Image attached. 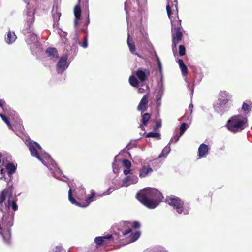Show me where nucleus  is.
I'll list each match as a JSON object with an SVG mask.
<instances>
[{
  "mask_svg": "<svg viewBox=\"0 0 252 252\" xmlns=\"http://www.w3.org/2000/svg\"><path fill=\"white\" fill-rule=\"evenodd\" d=\"M13 185L8 186L0 192V211L3 213L0 223V234L2 236L4 242L9 244L11 236V227L13 225V215L6 214L3 208V202L6 197L8 200L5 203V209L8 210L10 208V198L13 196Z\"/></svg>",
  "mask_w": 252,
  "mask_h": 252,
  "instance_id": "f257e3e1",
  "label": "nucleus"
},
{
  "mask_svg": "<svg viewBox=\"0 0 252 252\" xmlns=\"http://www.w3.org/2000/svg\"><path fill=\"white\" fill-rule=\"evenodd\" d=\"M25 143L28 147L31 155L36 157L45 166L52 171L55 178L65 181L64 179H62L61 177L62 174L61 171L58 168L56 163L48 154L42 150L39 144L35 142L32 141L31 140H26Z\"/></svg>",
  "mask_w": 252,
  "mask_h": 252,
  "instance_id": "f03ea898",
  "label": "nucleus"
},
{
  "mask_svg": "<svg viewBox=\"0 0 252 252\" xmlns=\"http://www.w3.org/2000/svg\"><path fill=\"white\" fill-rule=\"evenodd\" d=\"M162 198L160 192L155 188L144 189L137 194L138 199L149 209L157 207Z\"/></svg>",
  "mask_w": 252,
  "mask_h": 252,
  "instance_id": "7ed1b4c3",
  "label": "nucleus"
},
{
  "mask_svg": "<svg viewBox=\"0 0 252 252\" xmlns=\"http://www.w3.org/2000/svg\"><path fill=\"white\" fill-rule=\"evenodd\" d=\"M247 121V118L241 115H234L228 120L226 126L231 132H239L246 127Z\"/></svg>",
  "mask_w": 252,
  "mask_h": 252,
  "instance_id": "20e7f679",
  "label": "nucleus"
},
{
  "mask_svg": "<svg viewBox=\"0 0 252 252\" xmlns=\"http://www.w3.org/2000/svg\"><path fill=\"white\" fill-rule=\"evenodd\" d=\"M170 20L172 25V49L173 52L175 53L177 51V45L183 37L181 20L178 16L174 20L171 18Z\"/></svg>",
  "mask_w": 252,
  "mask_h": 252,
  "instance_id": "39448f33",
  "label": "nucleus"
},
{
  "mask_svg": "<svg viewBox=\"0 0 252 252\" xmlns=\"http://www.w3.org/2000/svg\"><path fill=\"white\" fill-rule=\"evenodd\" d=\"M24 1L27 3V6L25 24L22 29V32L26 36L33 32V23L34 21V11L30 2H27L26 0H24Z\"/></svg>",
  "mask_w": 252,
  "mask_h": 252,
  "instance_id": "423d86ee",
  "label": "nucleus"
},
{
  "mask_svg": "<svg viewBox=\"0 0 252 252\" xmlns=\"http://www.w3.org/2000/svg\"><path fill=\"white\" fill-rule=\"evenodd\" d=\"M166 202L178 214L186 215L189 213L190 209L189 205L184 203L180 198L174 196L170 197L166 199Z\"/></svg>",
  "mask_w": 252,
  "mask_h": 252,
  "instance_id": "0eeeda50",
  "label": "nucleus"
},
{
  "mask_svg": "<svg viewBox=\"0 0 252 252\" xmlns=\"http://www.w3.org/2000/svg\"><path fill=\"white\" fill-rule=\"evenodd\" d=\"M68 184L70 187V189L68 191V200L72 204H74L77 206L81 207H86L88 206L91 202L97 200V199L101 197L103 195L109 194V193H107V192H104V193H103V194H96L94 190H92L91 192V194L88 197L86 196L85 199L84 200V201H85L87 204L82 205L80 203L78 202L73 197L72 189L70 187L69 183H68Z\"/></svg>",
  "mask_w": 252,
  "mask_h": 252,
  "instance_id": "6e6552de",
  "label": "nucleus"
},
{
  "mask_svg": "<svg viewBox=\"0 0 252 252\" xmlns=\"http://www.w3.org/2000/svg\"><path fill=\"white\" fill-rule=\"evenodd\" d=\"M68 56V54L65 53L59 60L56 65V70L59 74L63 72L69 66V63L67 62Z\"/></svg>",
  "mask_w": 252,
  "mask_h": 252,
  "instance_id": "1a4fd4ad",
  "label": "nucleus"
},
{
  "mask_svg": "<svg viewBox=\"0 0 252 252\" xmlns=\"http://www.w3.org/2000/svg\"><path fill=\"white\" fill-rule=\"evenodd\" d=\"M125 9L127 15L128 27H129L130 24L131 25H132L131 20H132L133 22H134L135 20L138 22H140L141 21V13L139 9L136 11L131 10L128 11L127 10L126 4H125Z\"/></svg>",
  "mask_w": 252,
  "mask_h": 252,
  "instance_id": "9d476101",
  "label": "nucleus"
},
{
  "mask_svg": "<svg viewBox=\"0 0 252 252\" xmlns=\"http://www.w3.org/2000/svg\"><path fill=\"white\" fill-rule=\"evenodd\" d=\"M135 74L140 82V84L143 86L144 82L148 79L150 75V71L149 69L140 67L138 68L136 71Z\"/></svg>",
  "mask_w": 252,
  "mask_h": 252,
  "instance_id": "9b49d317",
  "label": "nucleus"
},
{
  "mask_svg": "<svg viewBox=\"0 0 252 252\" xmlns=\"http://www.w3.org/2000/svg\"><path fill=\"white\" fill-rule=\"evenodd\" d=\"M158 91L156 95V98L158 106L161 105V98L164 94V87L163 81V77H161L158 82Z\"/></svg>",
  "mask_w": 252,
  "mask_h": 252,
  "instance_id": "f8f14e48",
  "label": "nucleus"
},
{
  "mask_svg": "<svg viewBox=\"0 0 252 252\" xmlns=\"http://www.w3.org/2000/svg\"><path fill=\"white\" fill-rule=\"evenodd\" d=\"M138 181V178L136 175L131 174L127 176L123 180L121 187H127L131 184H135Z\"/></svg>",
  "mask_w": 252,
  "mask_h": 252,
  "instance_id": "ddd939ff",
  "label": "nucleus"
},
{
  "mask_svg": "<svg viewBox=\"0 0 252 252\" xmlns=\"http://www.w3.org/2000/svg\"><path fill=\"white\" fill-rule=\"evenodd\" d=\"M227 103H222L218 100L213 105L214 109L217 113L220 115H222L225 112L228 110V107L227 106Z\"/></svg>",
  "mask_w": 252,
  "mask_h": 252,
  "instance_id": "4468645a",
  "label": "nucleus"
},
{
  "mask_svg": "<svg viewBox=\"0 0 252 252\" xmlns=\"http://www.w3.org/2000/svg\"><path fill=\"white\" fill-rule=\"evenodd\" d=\"M232 97V95L226 91L221 90L218 95V100L223 103H228Z\"/></svg>",
  "mask_w": 252,
  "mask_h": 252,
  "instance_id": "2eb2a0df",
  "label": "nucleus"
},
{
  "mask_svg": "<svg viewBox=\"0 0 252 252\" xmlns=\"http://www.w3.org/2000/svg\"><path fill=\"white\" fill-rule=\"evenodd\" d=\"M77 199L80 201H83L86 198L85 189L82 187L77 188L73 190Z\"/></svg>",
  "mask_w": 252,
  "mask_h": 252,
  "instance_id": "dca6fc26",
  "label": "nucleus"
},
{
  "mask_svg": "<svg viewBox=\"0 0 252 252\" xmlns=\"http://www.w3.org/2000/svg\"><path fill=\"white\" fill-rule=\"evenodd\" d=\"M6 169L7 170V174L8 176L10 177V179L8 180H7L4 176H2L0 177V179L2 180L4 179V180L6 181L7 182H8L11 180V177L12 175L15 172L16 167L15 166V165L12 163H8L6 166Z\"/></svg>",
  "mask_w": 252,
  "mask_h": 252,
  "instance_id": "f3484780",
  "label": "nucleus"
},
{
  "mask_svg": "<svg viewBox=\"0 0 252 252\" xmlns=\"http://www.w3.org/2000/svg\"><path fill=\"white\" fill-rule=\"evenodd\" d=\"M198 158L206 157L209 153L208 146L204 143L201 144L198 149Z\"/></svg>",
  "mask_w": 252,
  "mask_h": 252,
  "instance_id": "a211bd4d",
  "label": "nucleus"
},
{
  "mask_svg": "<svg viewBox=\"0 0 252 252\" xmlns=\"http://www.w3.org/2000/svg\"><path fill=\"white\" fill-rule=\"evenodd\" d=\"M148 103V94L144 95L141 99L138 106L137 109L141 112H144L147 110V105Z\"/></svg>",
  "mask_w": 252,
  "mask_h": 252,
  "instance_id": "6ab92c4d",
  "label": "nucleus"
},
{
  "mask_svg": "<svg viewBox=\"0 0 252 252\" xmlns=\"http://www.w3.org/2000/svg\"><path fill=\"white\" fill-rule=\"evenodd\" d=\"M17 39V36L15 32L9 30L7 32L5 37V41L8 44H11L14 43Z\"/></svg>",
  "mask_w": 252,
  "mask_h": 252,
  "instance_id": "aec40b11",
  "label": "nucleus"
},
{
  "mask_svg": "<svg viewBox=\"0 0 252 252\" xmlns=\"http://www.w3.org/2000/svg\"><path fill=\"white\" fill-rule=\"evenodd\" d=\"M48 57L53 61H56L58 58V52L55 48H48L46 50Z\"/></svg>",
  "mask_w": 252,
  "mask_h": 252,
  "instance_id": "412c9836",
  "label": "nucleus"
},
{
  "mask_svg": "<svg viewBox=\"0 0 252 252\" xmlns=\"http://www.w3.org/2000/svg\"><path fill=\"white\" fill-rule=\"evenodd\" d=\"M112 238L111 235H107L104 236L96 237L94 239V242L97 245H101L104 244H106L108 241Z\"/></svg>",
  "mask_w": 252,
  "mask_h": 252,
  "instance_id": "4be33fe9",
  "label": "nucleus"
},
{
  "mask_svg": "<svg viewBox=\"0 0 252 252\" xmlns=\"http://www.w3.org/2000/svg\"><path fill=\"white\" fill-rule=\"evenodd\" d=\"M127 43V45L128 46L129 49L130 53L133 55L137 56L139 58H141V56L139 55L136 52V48H135L134 42H133V40L130 39V35H129V33L128 34Z\"/></svg>",
  "mask_w": 252,
  "mask_h": 252,
  "instance_id": "5701e85b",
  "label": "nucleus"
},
{
  "mask_svg": "<svg viewBox=\"0 0 252 252\" xmlns=\"http://www.w3.org/2000/svg\"><path fill=\"white\" fill-rule=\"evenodd\" d=\"M26 42L28 44H36L37 42V35L32 32L31 33H29L28 35L25 36Z\"/></svg>",
  "mask_w": 252,
  "mask_h": 252,
  "instance_id": "b1692460",
  "label": "nucleus"
},
{
  "mask_svg": "<svg viewBox=\"0 0 252 252\" xmlns=\"http://www.w3.org/2000/svg\"><path fill=\"white\" fill-rule=\"evenodd\" d=\"M152 171L153 169L150 166H144L139 170V177L141 178L146 177Z\"/></svg>",
  "mask_w": 252,
  "mask_h": 252,
  "instance_id": "393cba45",
  "label": "nucleus"
},
{
  "mask_svg": "<svg viewBox=\"0 0 252 252\" xmlns=\"http://www.w3.org/2000/svg\"><path fill=\"white\" fill-rule=\"evenodd\" d=\"M81 8L79 5H76L74 8V13L75 17V19L74 20V26L76 27L79 23V20L80 19V15H81Z\"/></svg>",
  "mask_w": 252,
  "mask_h": 252,
  "instance_id": "a878e982",
  "label": "nucleus"
},
{
  "mask_svg": "<svg viewBox=\"0 0 252 252\" xmlns=\"http://www.w3.org/2000/svg\"><path fill=\"white\" fill-rule=\"evenodd\" d=\"M52 17L55 22H58L61 16V13L58 11V7L57 5H53L52 10Z\"/></svg>",
  "mask_w": 252,
  "mask_h": 252,
  "instance_id": "bb28decb",
  "label": "nucleus"
},
{
  "mask_svg": "<svg viewBox=\"0 0 252 252\" xmlns=\"http://www.w3.org/2000/svg\"><path fill=\"white\" fill-rule=\"evenodd\" d=\"M129 84L134 87H138V85L140 84V82L134 75H131L129 78Z\"/></svg>",
  "mask_w": 252,
  "mask_h": 252,
  "instance_id": "cd10ccee",
  "label": "nucleus"
},
{
  "mask_svg": "<svg viewBox=\"0 0 252 252\" xmlns=\"http://www.w3.org/2000/svg\"><path fill=\"white\" fill-rule=\"evenodd\" d=\"M140 233L139 232H136L134 233H132L130 236V238L129 240V243L133 242L136 241L138 238L139 237Z\"/></svg>",
  "mask_w": 252,
  "mask_h": 252,
  "instance_id": "c85d7f7f",
  "label": "nucleus"
},
{
  "mask_svg": "<svg viewBox=\"0 0 252 252\" xmlns=\"http://www.w3.org/2000/svg\"><path fill=\"white\" fill-rule=\"evenodd\" d=\"M151 116L149 113H145L142 115V123L143 125H146L150 119Z\"/></svg>",
  "mask_w": 252,
  "mask_h": 252,
  "instance_id": "c756f323",
  "label": "nucleus"
},
{
  "mask_svg": "<svg viewBox=\"0 0 252 252\" xmlns=\"http://www.w3.org/2000/svg\"><path fill=\"white\" fill-rule=\"evenodd\" d=\"M147 137H152V138H157L158 139H161L160 134L158 132H151L147 134Z\"/></svg>",
  "mask_w": 252,
  "mask_h": 252,
  "instance_id": "7c9ffc66",
  "label": "nucleus"
},
{
  "mask_svg": "<svg viewBox=\"0 0 252 252\" xmlns=\"http://www.w3.org/2000/svg\"><path fill=\"white\" fill-rule=\"evenodd\" d=\"M188 127H189V126L187 124H186L185 123H183L181 125L180 127L179 134L180 135H182Z\"/></svg>",
  "mask_w": 252,
  "mask_h": 252,
  "instance_id": "2f4dec72",
  "label": "nucleus"
},
{
  "mask_svg": "<svg viewBox=\"0 0 252 252\" xmlns=\"http://www.w3.org/2000/svg\"><path fill=\"white\" fill-rule=\"evenodd\" d=\"M172 141H173V139H171V140H170V141H169V143L168 144V145L167 146H166L164 147V148L163 149L162 151L164 153H165L166 155H167L170 152L171 149H170V145L171 144V142Z\"/></svg>",
  "mask_w": 252,
  "mask_h": 252,
  "instance_id": "473e14b6",
  "label": "nucleus"
},
{
  "mask_svg": "<svg viewBox=\"0 0 252 252\" xmlns=\"http://www.w3.org/2000/svg\"><path fill=\"white\" fill-rule=\"evenodd\" d=\"M151 252H167L162 247H156L149 250Z\"/></svg>",
  "mask_w": 252,
  "mask_h": 252,
  "instance_id": "72a5a7b5",
  "label": "nucleus"
},
{
  "mask_svg": "<svg viewBox=\"0 0 252 252\" xmlns=\"http://www.w3.org/2000/svg\"><path fill=\"white\" fill-rule=\"evenodd\" d=\"M0 116L1 117L3 121L7 125L9 128L10 129H11L12 126L11 125L8 118L2 114H0Z\"/></svg>",
  "mask_w": 252,
  "mask_h": 252,
  "instance_id": "f704fd0d",
  "label": "nucleus"
},
{
  "mask_svg": "<svg viewBox=\"0 0 252 252\" xmlns=\"http://www.w3.org/2000/svg\"><path fill=\"white\" fill-rule=\"evenodd\" d=\"M179 54L180 56H183L186 54V49L184 45H181L179 47Z\"/></svg>",
  "mask_w": 252,
  "mask_h": 252,
  "instance_id": "c9c22d12",
  "label": "nucleus"
},
{
  "mask_svg": "<svg viewBox=\"0 0 252 252\" xmlns=\"http://www.w3.org/2000/svg\"><path fill=\"white\" fill-rule=\"evenodd\" d=\"M180 68L182 71V75L184 76H186L188 73V68L187 66L184 64V65L180 66Z\"/></svg>",
  "mask_w": 252,
  "mask_h": 252,
  "instance_id": "e433bc0d",
  "label": "nucleus"
},
{
  "mask_svg": "<svg viewBox=\"0 0 252 252\" xmlns=\"http://www.w3.org/2000/svg\"><path fill=\"white\" fill-rule=\"evenodd\" d=\"M123 165L126 168H130L131 163L128 160L124 159L123 160Z\"/></svg>",
  "mask_w": 252,
  "mask_h": 252,
  "instance_id": "4c0bfd02",
  "label": "nucleus"
},
{
  "mask_svg": "<svg viewBox=\"0 0 252 252\" xmlns=\"http://www.w3.org/2000/svg\"><path fill=\"white\" fill-rule=\"evenodd\" d=\"M10 207H11L14 211H16L18 210V205L15 201H10Z\"/></svg>",
  "mask_w": 252,
  "mask_h": 252,
  "instance_id": "58836bf2",
  "label": "nucleus"
},
{
  "mask_svg": "<svg viewBox=\"0 0 252 252\" xmlns=\"http://www.w3.org/2000/svg\"><path fill=\"white\" fill-rule=\"evenodd\" d=\"M242 109L244 111H250L251 110V107L248 104L244 102L242 105Z\"/></svg>",
  "mask_w": 252,
  "mask_h": 252,
  "instance_id": "ea45409f",
  "label": "nucleus"
},
{
  "mask_svg": "<svg viewBox=\"0 0 252 252\" xmlns=\"http://www.w3.org/2000/svg\"><path fill=\"white\" fill-rule=\"evenodd\" d=\"M0 107L5 111L6 109V105L4 100L0 99Z\"/></svg>",
  "mask_w": 252,
  "mask_h": 252,
  "instance_id": "a19ab883",
  "label": "nucleus"
},
{
  "mask_svg": "<svg viewBox=\"0 0 252 252\" xmlns=\"http://www.w3.org/2000/svg\"><path fill=\"white\" fill-rule=\"evenodd\" d=\"M123 173L125 175H127L128 174L131 175L133 174V170L130 168H126L124 170Z\"/></svg>",
  "mask_w": 252,
  "mask_h": 252,
  "instance_id": "79ce46f5",
  "label": "nucleus"
},
{
  "mask_svg": "<svg viewBox=\"0 0 252 252\" xmlns=\"http://www.w3.org/2000/svg\"><path fill=\"white\" fill-rule=\"evenodd\" d=\"M185 80L186 81V82L187 83V87L189 89V90H190L191 91V95H192L193 94V91H194V89H193V87H192V88H190L189 86H190V83L188 81V79H187V78H185Z\"/></svg>",
  "mask_w": 252,
  "mask_h": 252,
  "instance_id": "37998d69",
  "label": "nucleus"
},
{
  "mask_svg": "<svg viewBox=\"0 0 252 252\" xmlns=\"http://www.w3.org/2000/svg\"><path fill=\"white\" fill-rule=\"evenodd\" d=\"M137 5L139 7H141L146 2V0H136Z\"/></svg>",
  "mask_w": 252,
  "mask_h": 252,
  "instance_id": "c03bdc74",
  "label": "nucleus"
},
{
  "mask_svg": "<svg viewBox=\"0 0 252 252\" xmlns=\"http://www.w3.org/2000/svg\"><path fill=\"white\" fill-rule=\"evenodd\" d=\"M166 11H167V15H168L169 18H170L172 13H171V7H170L169 3H168V4L166 5Z\"/></svg>",
  "mask_w": 252,
  "mask_h": 252,
  "instance_id": "a18cd8bd",
  "label": "nucleus"
},
{
  "mask_svg": "<svg viewBox=\"0 0 252 252\" xmlns=\"http://www.w3.org/2000/svg\"><path fill=\"white\" fill-rule=\"evenodd\" d=\"M158 70L160 72V73L161 74V77H162V65H161V61H160V59H158Z\"/></svg>",
  "mask_w": 252,
  "mask_h": 252,
  "instance_id": "49530a36",
  "label": "nucleus"
},
{
  "mask_svg": "<svg viewBox=\"0 0 252 252\" xmlns=\"http://www.w3.org/2000/svg\"><path fill=\"white\" fill-rule=\"evenodd\" d=\"M131 232V229L130 228H128L126 229L125 230L122 231L121 233H122L123 236H125V235L128 234Z\"/></svg>",
  "mask_w": 252,
  "mask_h": 252,
  "instance_id": "de8ad7c7",
  "label": "nucleus"
},
{
  "mask_svg": "<svg viewBox=\"0 0 252 252\" xmlns=\"http://www.w3.org/2000/svg\"><path fill=\"white\" fill-rule=\"evenodd\" d=\"M161 122L158 121L156 123V125L154 126V129L155 130H156V129L160 128L161 127Z\"/></svg>",
  "mask_w": 252,
  "mask_h": 252,
  "instance_id": "09e8293b",
  "label": "nucleus"
},
{
  "mask_svg": "<svg viewBox=\"0 0 252 252\" xmlns=\"http://www.w3.org/2000/svg\"><path fill=\"white\" fill-rule=\"evenodd\" d=\"M182 135H180L179 134L176 136H175L174 137L172 138L171 139H173V141L171 142V143H175L177 141H178Z\"/></svg>",
  "mask_w": 252,
  "mask_h": 252,
  "instance_id": "8fccbe9b",
  "label": "nucleus"
},
{
  "mask_svg": "<svg viewBox=\"0 0 252 252\" xmlns=\"http://www.w3.org/2000/svg\"><path fill=\"white\" fill-rule=\"evenodd\" d=\"M82 46L83 48H87V46H88L87 38L86 37H85V38H84V41L83 43L82 44Z\"/></svg>",
  "mask_w": 252,
  "mask_h": 252,
  "instance_id": "3c124183",
  "label": "nucleus"
},
{
  "mask_svg": "<svg viewBox=\"0 0 252 252\" xmlns=\"http://www.w3.org/2000/svg\"><path fill=\"white\" fill-rule=\"evenodd\" d=\"M140 223L138 221H135L133 223V227L134 228H138L140 227Z\"/></svg>",
  "mask_w": 252,
  "mask_h": 252,
  "instance_id": "603ef678",
  "label": "nucleus"
},
{
  "mask_svg": "<svg viewBox=\"0 0 252 252\" xmlns=\"http://www.w3.org/2000/svg\"><path fill=\"white\" fill-rule=\"evenodd\" d=\"M62 247L61 246H57L55 248L54 252H60L62 250Z\"/></svg>",
  "mask_w": 252,
  "mask_h": 252,
  "instance_id": "864d4df0",
  "label": "nucleus"
},
{
  "mask_svg": "<svg viewBox=\"0 0 252 252\" xmlns=\"http://www.w3.org/2000/svg\"><path fill=\"white\" fill-rule=\"evenodd\" d=\"M178 63L179 64V67L183 66L185 64L183 61L182 59H179L178 61Z\"/></svg>",
  "mask_w": 252,
  "mask_h": 252,
  "instance_id": "5fc2aeb1",
  "label": "nucleus"
},
{
  "mask_svg": "<svg viewBox=\"0 0 252 252\" xmlns=\"http://www.w3.org/2000/svg\"><path fill=\"white\" fill-rule=\"evenodd\" d=\"M167 155H166L165 154H164V153L162 151L160 154L158 156V158H160L163 157H166Z\"/></svg>",
  "mask_w": 252,
  "mask_h": 252,
  "instance_id": "6e6d98bb",
  "label": "nucleus"
},
{
  "mask_svg": "<svg viewBox=\"0 0 252 252\" xmlns=\"http://www.w3.org/2000/svg\"><path fill=\"white\" fill-rule=\"evenodd\" d=\"M192 108H193V104H189V110L190 112V114H191L192 112Z\"/></svg>",
  "mask_w": 252,
  "mask_h": 252,
  "instance_id": "4d7b16f0",
  "label": "nucleus"
},
{
  "mask_svg": "<svg viewBox=\"0 0 252 252\" xmlns=\"http://www.w3.org/2000/svg\"><path fill=\"white\" fill-rule=\"evenodd\" d=\"M143 91H144V89L143 88H139L138 89V92L139 93H142L143 92Z\"/></svg>",
  "mask_w": 252,
  "mask_h": 252,
  "instance_id": "13d9d810",
  "label": "nucleus"
},
{
  "mask_svg": "<svg viewBox=\"0 0 252 252\" xmlns=\"http://www.w3.org/2000/svg\"><path fill=\"white\" fill-rule=\"evenodd\" d=\"M5 173V171L4 169H1V170H0V173L2 175H3V174H4Z\"/></svg>",
  "mask_w": 252,
  "mask_h": 252,
  "instance_id": "bf43d9fd",
  "label": "nucleus"
},
{
  "mask_svg": "<svg viewBox=\"0 0 252 252\" xmlns=\"http://www.w3.org/2000/svg\"><path fill=\"white\" fill-rule=\"evenodd\" d=\"M155 57L157 59V62H158V59H159V57H158V55L156 54V53H155Z\"/></svg>",
  "mask_w": 252,
  "mask_h": 252,
  "instance_id": "052dcab7",
  "label": "nucleus"
},
{
  "mask_svg": "<svg viewBox=\"0 0 252 252\" xmlns=\"http://www.w3.org/2000/svg\"><path fill=\"white\" fill-rule=\"evenodd\" d=\"M140 127L141 129H143V130L144 129V127L143 125H140Z\"/></svg>",
  "mask_w": 252,
  "mask_h": 252,
  "instance_id": "680f3d73",
  "label": "nucleus"
},
{
  "mask_svg": "<svg viewBox=\"0 0 252 252\" xmlns=\"http://www.w3.org/2000/svg\"><path fill=\"white\" fill-rule=\"evenodd\" d=\"M144 252H151V251L149 250H147L145 251Z\"/></svg>",
  "mask_w": 252,
  "mask_h": 252,
  "instance_id": "e2e57ef3",
  "label": "nucleus"
},
{
  "mask_svg": "<svg viewBox=\"0 0 252 252\" xmlns=\"http://www.w3.org/2000/svg\"><path fill=\"white\" fill-rule=\"evenodd\" d=\"M89 23V14L88 15V24Z\"/></svg>",
  "mask_w": 252,
  "mask_h": 252,
  "instance_id": "0e129e2a",
  "label": "nucleus"
},
{
  "mask_svg": "<svg viewBox=\"0 0 252 252\" xmlns=\"http://www.w3.org/2000/svg\"><path fill=\"white\" fill-rule=\"evenodd\" d=\"M63 34H64L63 36H66L67 35L66 32H63Z\"/></svg>",
  "mask_w": 252,
  "mask_h": 252,
  "instance_id": "69168bd1",
  "label": "nucleus"
},
{
  "mask_svg": "<svg viewBox=\"0 0 252 252\" xmlns=\"http://www.w3.org/2000/svg\"><path fill=\"white\" fill-rule=\"evenodd\" d=\"M175 7L176 10V11H177V7H176V5H175Z\"/></svg>",
  "mask_w": 252,
  "mask_h": 252,
  "instance_id": "338daca9",
  "label": "nucleus"
},
{
  "mask_svg": "<svg viewBox=\"0 0 252 252\" xmlns=\"http://www.w3.org/2000/svg\"><path fill=\"white\" fill-rule=\"evenodd\" d=\"M55 14H56V9H55Z\"/></svg>",
  "mask_w": 252,
  "mask_h": 252,
  "instance_id": "774afa93",
  "label": "nucleus"
}]
</instances>
